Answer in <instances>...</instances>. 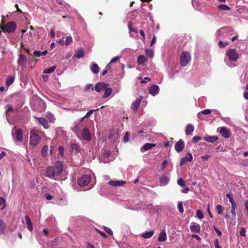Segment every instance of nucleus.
Returning <instances> with one entry per match:
<instances>
[{
  "instance_id": "obj_1",
  "label": "nucleus",
  "mask_w": 248,
  "mask_h": 248,
  "mask_svg": "<svg viewBox=\"0 0 248 248\" xmlns=\"http://www.w3.org/2000/svg\"><path fill=\"white\" fill-rule=\"evenodd\" d=\"M238 57L239 55L236 49L229 48L226 52L224 62L229 67H233L236 66L235 62Z\"/></svg>"
},
{
  "instance_id": "obj_2",
  "label": "nucleus",
  "mask_w": 248,
  "mask_h": 248,
  "mask_svg": "<svg viewBox=\"0 0 248 248\" xmlns=\"http://www.w3.org/2000/svg\"><path fill=\"white\" fill-rule=\"evenodd\" d=\"M63 170L62 164L57 162L54 166L48 167L46 170V176L49 178H53L60 175Z\"/></svg>"
},
{
  "instance_id": "obj_3",
  "label": "nucleus",
  "mask_w": 248,
  "mask_h": 248,
  "mask_svg": "<svg viewBox=\"0 0 248 248\" xmlns=\"http://www.w3.org/2000/svg\"><path fill=\"white\" fill-rule=\"evenodd\" d=\"M191 56L190 54L186 51H183L180 57V64L183 66H186L190 61Z\"/></svg>"
},
{
  "instance_id": "obj_4",
  "label": "nucleus",
  "mask_w": 248,
  "mask_h": 248,
  "mask_svg": "<svg viewBox=\"0 0 248 248\" xmlns=\"http://www.w3.org/2000/svg\"><path fill=\"white\" fill-rule=\"evenodd\" d=\"M40 140V138L36 131L34 130H31L30 132V144L31 145H36L39 143Z\"/></svg>"
},
{
  "instance_id": "obj_5",
  "label": "nucleus",
  "mask_w": 248,
  "mask_h": 248,
  "mask_svg": "<svg viewBox=\"0 0 248 248\" xmlns=\"http://www.w3.org/2000/svg\"><path fill=\"white\" fill-rule=\"evenodd\" d=\"M12 135L15 141L21 142L23 140V132L21 129H16V127L13 128Z\"/></svg>"
},
{
  "instance_id": "obj_6",
  "label": "nucleus",
  "mask_w": 248,
  "mask_h": 248,
  "mask_svg": "<svg viewBox=\"0 0 248 248\" xmlns=\"http://www.w3.org/2000/svg\"><path fill=\"white\" fill-rule=\"evenodd\" d=\"M16 29V25L14 21H10L8 22L6 25L1 28L3 31L8 33L14 32Z\"/></svg>"
},
{
  "instance_id": "obj_7",
  "label": "nucleus",
  "mask_w": 248,
  "mask_h": 248,
  "mask_svg": "<svg viewBox=\"0 0 248 248\" xmlns=\"http://www.w3.org/2000/svg\"><path fill=\"white\" fill-rule=\"evenodd\" d=\"M91 180V177L90 175H84L80 177L77 181L78 186L81 187L87 186Z\"/></svg>"
},
{
  "instance_id": "obj_8",
  "label": "nucleus",
  "mask_w": 248,
  "mask_h": 248,
  "mask_svg": "<svg viewBox=\"0 0 248 248\" xmlns=\"http://www.w3.org/2000/svg\"><path fill=\"white\" fill-rule=\"evenodd\" d=\"M107 84H105L103 82H99L95 84L94 87L92 88V90H94L97 92H100L103 90H104L105 87L108 86Z\"/></svg>"
},
{
  "instance_id": "obj_9",
  "label": "nucleus",
  "mask_w": 248,
  "mask_h": 248,
  "mask_svg": "<svg viewBox=\"0 0 248 248\" xmlns=\"http://www.w3.org/2000/svg\"><path fill=\"white\" fill-rule=\"evenodd\" d=\"M159 92V87L158 85L154 84L150 87L148 89V93L153 96H155Z\"/></svg>"
},
{
  "instance_id": "obj_10",
  "label": "nucleus",
  "mask_w": 248,
  "mask_h": 248,
  "mask_svg": "<svg viewBox=\"0 0 248 248\" xmlns=\"http://www.w3.org/2000/svg\"><path fill=\"white\" fill-rule=\"evenodd\" d=\"M143 99L142 96H140L139 98H137L134 102L131 104V108L134 111H137L139 108L141 100Z\"/></svg>"
},
{
  "instance_id": "obj_11",
  "label": "nucleus",
  "mask_w": 248,
  "mask_h": 248,
  "mask_svg": "<svg viewBox=\"0 0 248 248\" xmlns=\"http://www.w3.org/2000/svg\"><path fill=\"white\" fill-rule=\"evenodd\" d=\"M190 229L193 232L200 233L201 232V226L199 224L193 222L190 224Z\"/></svg>"
},
{
  "instance_id": "obj_12",
  "label": "nucleus",
  "mask_w": 248,
  "mask_h": 248,
  "mask_svg": "<svg viewBox=\"0 0 248 248\" xmlns=\"http://www.w3.org/2000/svg\"><path fill=\"white\" fill-rule=\"evenodd\" d=\"M82 138L87 141H90L91 140V134L87 128H84L81 131Z\"/></svg>"
},
{
  "instance_id": "obj_13",
  "label": "nucleus",
  "mask_w": 248,
  "mask_h": 248,
  "mask_svg": "<svg viewBox=\"0 0 248 248\" xmlns=\"http://www.w3.org/2000/svg\"><path fill=\"white\" fill-rule=\"evenodd\" d=\"M193 156L191 153H187L186 156L182 157L180 160V166H182L186 162H191L192 161Z\"/></svg>"
},
{
  "instance_id": "obj_14",
  "label": "nucleus",
  "mask_w": 248,
  "mask_h": 248,
  "mask_svg": "<svg viewBox=\"0 0 248 248\" xmlns=\"http://www.w3.org/2000/svg\"><path fill=\"white\" fill-rule=\"evenodd\" d=\"M185 144L182 140H180L175 145V149L177 152H181L184 148Z\"/></svg>"
},
{
  "instance_id": "obj_15",
  "label": "nucleus",
  "mask_w": 248,
  "mask_h": 248,
  "mask_svg": "<svg viewBox=\"0 0 248 248\" xmlns=\"http://www.w3.org/2000/svg\"><path fill=\"white\" fill-rule=\"evenodd\" d=\"M220 134L225 138H229L230 136L229 130L225 127H221L219 129Z\"/></svg>"
},
{
  "instance_id": "obj_16",
  "label": "nucleus",
  "mask_w": 248,
  "mask_h": 248,
  "mask_svg": "<svg viewBox=\"0 0 248 248\" xmlns=\"http://www.w3.org/2000/svg\"><path fill=\"white\" fill-rule=\"evenodd\" d=\"M27 62V58L25 56L23 55H21L19 56L18 60V63L20 65H21L23 67H24L26 65Z\"/></svg>"
},
{
  "instance_id": "obj_17",
  "label": "nucleus",
  "mask_w": 248,
  "mask_h": 248,
  "mask_svg": "<svg viewBox=\"0 0 248 248\" xmlns=\"http://www.w3.org/2000/svg\"><path fill=\"white\" fill-rule=\"evenodd\" d=\"M35 118L38 120L39 124L44 127V128L46 129L49 127L47 121L45 118L42 117H35Z\"/></svg>"
},
{
  "instance_id": "obj_18",
  "label": "nucleus",
  "mask_w": 248,
  "mask_h": 248,
  "mask_svg": "<svg viewBox=\"0 0 248 248\" xmlns=\"http://www.w3.org/2000/svg\"><path fill=\"white\" fill-rule=\"evenodd\" d=\"M108 184L109 185L114 186H122L123 185L125 184V182L124 181H114V180H110L109 181Z\"/></svg>"
},
{
  "instance_id": "obj_19",
  "label": "nucleus",
  "mask_w": 248,
  "mask_h": 248,
  "mask_svg": "<svg viewBox=\"0 0 248 248\" xmlns=\"http://www.w3.org/2000/svg\"><path fill=\"white\" fill-rule=\"evenodd\" d=\"M84 51L82 48H79V49H77L74 55V57H76V58H81L84 57Z\"/></svg>"
},
{
  "instance_id": "obj_20",
  "label": "nucleus",
  "mask_w": 248,
  "mask_h": 248,
  "mask_svg": "<svg viewBox=\"0 0 248 248\" xmlns=\"http://www.w3.org/2000/svg\"><path fill=\"white\" fill-rule=\"evenodd\" d=\"M155 146V144L147 143L141 147L140 151L141 152H144V151H147L149 149L153 148Z\"/></svg>"
},
{
  "instance_id": "obj_21",
  "label": "nucleus",
  "mask_w": 248,
  "mask_h": 248,
  "mask_svg": "<svg viewBox=\"0 0 248 248\" xmlns=\"http://www.w3.org/2000/svg\"><path fill=\"white\" fill-rule=\"evenodd\" d=\"M167 234L165 230L162 231L159 233L158 241L159 242H164L167 240Z\"/></svg>"
},
{
  "instance_id": "obj_22",
  "label": "nucleus",
  "mask_w": 248,
  "mask_h": 248,
  "mask_svg": "<svg viewBox=\"0 0 248 248\" xmlns=\"http://www.w3.org/2000/svg\"><path fill=\"white\" fill-rule=\"evenodd\" d=\"M194 129V126L191 124H188L186 128L185 132L186 135H191Z\"/></svg>"
},
{
  "instance_id": "obj_23",
  "label": "nucleus",
  "mask_w": 248,
  "mask_h": 248,
  "mask_svg": "<svg viewBox=\"0 0 248 248\" xmlns=\"http://www.w3.org/2000/svg\"><path fill=\"white\" fill-rule=\"evenodd\" d=\"M90 68L92 72L94 74H97L99 72V67L98 65L94 62H91Z\"/></svg>"
},
{
  "instance_id": "obj_24",
  "label": "nucleus",
  "mask_w": 248,
  "mask_h": 248,
  "mask_svg": "<svg viewBox=\"0 0 248 248\" xmlns=\"http://www.w3.org/2000/svg\"><path fill=\"white\" fill-rule=\"evenodd\" d=\"M25 220H26V222L28 229L30 231H32L33 230V227H32V223H31V222L30 217L27 215L26 216H25Z\"/></svg>"
},
{
  "instance_id": "obj_25",
  "label": "nucleus",
  "mask_w": 248,
  "mask_h": 248,
  "mask_svg": "<svg viewBox=\"0 0 248 248\" xmlns=\"http://www.w3.org/2000/svg\"><path fill=\"white\" fill-rule=\"evenodd\" d=\"M105 93L103 96V98H106L108 97L112 93V90L111 88L106 86L104 89Z\"/></svg>"
},
{
  "instance_id": "obj_26",
  "label": "nucleus",
  "mask_w": 248,
  "mask_h": 248,
  "mask_svg": "<svg viewBox=\"0 0 248 248\" xmlns=\"http://www.w3.org/2000/svg\"><path fill=\"white\" fill-rule=\"evenodd\" d=\"M155 233L154 231H151L143 233L141 236L145 239H148L151 238Z\"/></svg>"
},
{
  "instance_id": "obj_27",
  "label": "nucleus",
  "mask_w": 248,
  "mask_h": 248,
  "mask_svg": "<svg viewBox=\"0 0 248 248\" xmlns=\"http://www.w3.org/2000/svg\"><path fill=\"white\" fill-rule=\"evenodd\" d=\"M217 140V138L216 136H208L205 137L204 138V140L206 141L213 143L215 141H216Z\"/></svg>"
},
{
  "instance_id": "obj_28",
  "label": "nucleus",
  "mask_w": 248,
  "mask_h": 248,
  "mask_svg": "<svg viewBox=\"0 0 248 248\" xmlns=\"http://www.w3.org/2000/svg\"><path fill=\"white\" fill-rule=\"evenodd\" d=\"M170 180V177L166 174L162 175L160 178V182L164 185H167Z\"/></svg>"
},
{
  "instance_id": "obj_29",
  "label": "nucleus",
  "mask_w": 248,
  "mask_h": 248,
  "mask_svg": "<svg viewBox=\"0 0 248 248\" xmlns=\"http://www.w3.org/2000/svg\"><path fill=\"white\" fill-rule=\"evenodd\" d=\"M6 229V225L3 221L0 219V235L4 234Z\"/></svg>"
},
{
  "instance_id": "obj_30",
  "label": "nucleus",
  "mask_w": 248,
  "mask_h": 248,
  "mask_svg": "<svg viewBox=\"0 0 248 248\" xmlns=\"http://www.w3.org/2000/svg\"><path fill=\"white\" fill-rule=\"evenodd\" d=\"M48 151V146L46 145L44 146L42 148L41 151V154L42 156L43 157L46 156L47 155Z\"/></svg>"
},
{
  "instance_id": "obj_31",
  "label": "nucleus",
  "mask_w": 248,
  "mask_h": 248,
  "mask_svg": "<svg viewBox=\"0 0 248 248\" xmlns=\"http://www.w3.org/2000/svg\"><path fill=\"white\" fill-rule=\"evenodd\" d=\"M15 76L9 77L6 80V84L8 87L10 86L15 80Z\"/></svg>"
},
{
  "instance_id": "obj_32",
  "label": "nucleus",
  "mask_w": 248,
  "mask_h": 248,
  "mask_svg": "<svg viewBox=\"0 0 248 248\" xmlns=\"http://www.w3.org/2000/svg\"><path fill=\"white\" fill-rule=\"evenodd\" d=\"M145 61V57L144 55H140L137 59V62L139 64H142Z\"/></svg>"
},
{
  "instance_id": "obj_33",
  "label": "nucleus",
  "mask_w": 248,
  "mask_h": 248,
  "mask_svg": "<svg viewBox=\"0 0 248 248\" xmlns=\"http://www.w3.org/2000/svg\"><path fill=\"white\" fill-rule=\"evenodd\" d=\"M5 207V201L4 199L0 197V208L1 210H3Z\"/></svg>"
},
{
  "instance_id": "obj_34",
  "label": "nucleus",
  "mask_w": 248,
  "mask_h": 248,
  "mask_svg": "<svg viewBox=\"0 0 248 248\" xmlns=\"http://www.w3.org/2000/svg\"><path fill=\"white\" fill-rule=\"evenodd\" d=\"M218 8L222 11H229L231 9V8L225 4H219L218 6Z\"/></svg>"
},
{
  "instance_id": "obj_35",
  "label": "nucleus",
  "mask_w": 248,
  "mask_h": 248,
  "mask_svg": "<svg viewBox=\"0 0 248 248\" xmlns=\"http://www.w3.org/2000/svg\"><path fill=\"white\" fill-rule=\"evenodd\" d=\"M56 68V66H53L51 67L45 69L44 70L43 73H51L54 71Z\"/></svg>"
},
{
  "instance_id": "obj_36",
  "label": "nucleus",
  "mask_w": 248,
  "mask_h": 248,
  "mask_svg": "<svg viewBox=\"0 0 248 248\" xmlns=\"http://www.w3.org/2000/svg\"><path fill=\"white\" fill-rule=\"evenodd\" d=\"M232 206H231V213L232 214V215L234 217L236 216V212H235V209L236 208V205L234 203H231Z\"/></svg>"
},
{
  "instance_id": "obj_37",
  "label": "nucleus",
  "mask_w": 248,
  "mask_h": 248,
  "mask_svg": "<svg viewBox=\"0 0 248 248\" xmlns=\"http://www.w3.org/2000/svg\"><path fill=\"white\" fill-rule=\"evenodd\" d=\"M71 148L73 152H75L76 153L79 152V146L77 144H72Z\"/></svg>"
},
{
  "instance_id": "obj_38",
  "label": "nucleus",
  "mask_w": 248,
  "mask_h": 248,
  "mask_svg": "<svg viewBox=\"0 0 248 248\" xmlns=\"http://www.w3.org/2000/svg\"><path fill=\"white\" fill-rule=\"evenodd\" d=\"M145 51L147 56L151 58H152L153 57L154 51L153 50L146 49Z\"/></svg>"
},
{
  "instance_id": "obj_39",
  "label": "nucleus",
  "mask_w": 248,
  "mask_h": 248,
  "mask_svg": "<svg viewBox=\"0 0 248 248\" xmlns=\"http://www.w3.org/2000/svg\"><path fill=\"white\" fill-rule=\"evenodd\" d=\"M5 108L6 109V114L7 115L8 112L11 111L13 112L14 111V108L13 107L9 105H6L5 107Z\"/></svg>"
},
{
  "instance_id": "obj_40",
  "label": "nucleus",
  "mask_w": 248,
  "mask_h": 248,
  "mask_svg": "<svg viewBox=\"0 0 248 248\" xmlns=\"http://www.w3.org/2000/svg\"><path fill=\"white\" fill-rule=\"evenodd\" d=\"M73 41L72 37L71 36H67L66 38L65 41L64 42V44L66 46H68Z\"/></svg>"
},
{
  "instance_id": "obj_41",
  "label": "nucleus",
  "mask_w": 248,
  "mask_h": 248,
  "mask_svg": "<svg viewBox=\"0 0 248 248\" xmlns=\"http://www.w3.org/2000/svg\"><path fill=\"white\" fill-rule=\"evenodd\" d=\"M226 197L227 198H228L230 202L231 203H234V200H233V197L232 194L231 193H227L226 195Z\"/></svg>"
},
{
  "instance_id": "obj_42",
  "label": "nucleus",
  "mask_w": 248,
  "mask_h": 248,
  "mask_svg": "<svg viewBox=\"0 0 248 248\" xmlns=\"http://www.w3.org/2000/svg\"><path fill=\"white\" fill-rule=\"evenodd\" d=\"M27 37H26L27 41H31L32 40V33L31 31H29L27 33Z\"/></svg>"
},
{
  "instance_id": "obj_43",
  "label": "nucleus",
  "mask_w": 248,
  "mask_h": 248,
  "mask_svg": "<svg viewBox=\"0 0 248 248\" xmlns=\"http://www.w3.org/2000/svg\"><path fill=\"white\" fill-rule=\"evenodd\" d=\"M196 216L199 219H202L203 217V215L200 210L196 211Z\"/></svg>"
},
{
  "instance_id": "obj_44",
  "label": "nucleus",
  "mask_w": 248,
  "mask_h": 248,
  "mask_svg": "<svg viewBox=\"0 0 248 248\" xmlns=\"http://www.w3.org/2000/svg\"><path fill=\"white\" fill-rule=\"evenodd\" d=\"M216 210L218 214H221L223 212V207L219 204H217L216 206Z\"/></svg>"
},
{
  "instance_id": "obj_45",
  "label": "nucleus",
  "mask_w": 248,
  "mask_h": 248,
  "mask_svg": "<svg viewBox=\"0 0 248 248\" xmlns=\"http://www.w3.org/2000/svg\"><path fill=\"white\" fill-rule=\"evenodd\" d=\"M178 209L179 212L183 213L184 212L183 205L182 202H179L178 204Z\"/></svg>"
},
{
  "instance_id": "obj_46",
  "label": "nucleus",
  "mask_w": 248,
  "mask_h": 248,
  "mask_svg": "<svg viewBox=\"0 0 248 248\" xmlns=\"http://www.w3.org/2000/svg\"><path fill=\"white\" fill-rule=\"evenodd\" d=\"M228 44V43L227 42H222L221 41H220L218 42V46L220 48H223L224 46H227Z\"/></svg>"
},
{
  "instance_id": "obj_47",
  "label": "nucleus",
  "mask_w": 248,
  "mask_h": 248,
  "mask_svg": "<svg viewBox=\"0 0 248 248\" xmlns=\"http://www.w3.org/2000/svg\"><path fill=\"white\" fill-rule=\"evenodd\" d=\"M104 229L105 230V231L109 234V235H112L113 234V232L112 231V230L109 228H108V227H105L104 226Z\"/></svg>"
},
{
  "instance_id": "obj_48",
  "label": "nucleus",
  "mask_w": 248,
  "mask_h": 248,
  "mask_svg": "<svg viewBox=\"0 0 248 248\" xmlns=\"http://www.w3.org/2000/svg\"><path fill=\"white\" fill-rule=\"evenodd\" d=\"M201 139L202 138L200 136H195L192 139V142L193 143H195Z\"/></svg>"
},
{
  "instance_id": "obj_49",
  "label": "nucleus",
  "mask_w": 248,
  "mask_h": 248,
  "mask_svg": "<svg viewBox=\"0 0 248 248\" xmlns=\"http://www.w3.org/2000/svg\"><path fill=\"white\" fill-rule=\"evenodd\" d=\"M177 184L179 186H185L184 181V180L182 178H179V179H178V180H177Z\"/></svg>"
},
{
  "instance_id": "obj_50",
  "label": "nucleus",
  "mask_w": 248,
  "mask_h": 248,
  "mask_svg": "<svg viewBox=\"0 0 248 248\" xmlns=\"http://www.w3.org/2000/svg\"><path fill=\"white\" fill-rule=\"evenodd\" d=\"M151 80V78L149 77H146L144 79H141L140 81L141 83H145Z\"/></svg>"
},
{
  "instance_id": "obj_51",
  "label": "nucleus",
  "mask_w": 248,
  "mask_h": 248,
  "mask_svg": "<svg viewBox=\"0 0 248 248\" xmlns=\"http://www.w3.org/2000/svg\"><path fill=\"white\" fill-rule=\"evenodd\" d=\"M98 110V109H96L95 110L92 109V110H89L86 113V114L84 116V118H87V117H89L90 115H91L93 113V111H94L95 110Z\"/></svg>"
},
{
  "instance_id": "obj_52",
  "label": "nucleus",
  "mask_w": 248,
  "mask_h": 248,
  "mask_svg": "<svg viewBox=\"0 0 248 248\" xmlns=\"http://www.w3.org/2000/svg\"><path fill=\"white\" fill-rule=\"evenodd\" d=\"M211 112V111L209 109H204L202 111L201 113L204 115L209 114Z\"/></svg>"
},
{
  "instance_id": "obj_53",
  "label": "nucleus",
  "mask_w": 248,
  "mask_h": 248,
  "mask_svg": "<svg viewBox=\"0 0 248 248\" xmlns=\"http://www.w3.org/2000/svg\"><path fill=\"white\" fill-rule=\"evenodd\" d=\"M119 59H120L119 57L116 56L111 59V60L110 62V63H113L116 62H118L119 60Z\"/></svg>"
},
{
  "instance_id": "obj_54",
  "label": "nucleus",
  "mask_w": 248,
  "mask_h": 248,
  "mask_svg": "<svg viewBox=\"0 0 248 248\" xmlns=\"http://www.w3.org/2000/svg\"><path fill=\"white\" fill-rule=\"evenodd\" d=\"M33 54H34V55L35 56H36L37 57H39L41 56H42V55H41V51H37V50L34 51L33 52Z\"/></svg>"
},
{
  "instance_id": "obj_55",
  "label": "nucleus",
  "mask_w": 248,
  "mask_h": 248,
  "mask_svg": "<svg viewBox=\"0 0 248 248\" xmlns=\"http://www.w3.org/2000/svg\"><path fill=\"white\" fill-rule=\"evenodd\" d=\"M214 246L215 248H221L219 246V241L217 239H215L214 241Z\"/></svg>"
},
{
  "instance_id": "obj_56",
  "label": "nucleus",
  "mask_w": 248,
  "mask_h": 248,
  "mask_svg": "<svg viewBox=\"0 0 248 248\" xmlns=\"http://www.w3.org/2000/svg\"><path fill=\"white\" fill-rule=\"evenodd\" d=\"M59 152L61 156H63L64 152V148L62 146H60L59 147Z\"/></svg>"
},
{
  "instance_id": "obj_57",
  "label": "nucleus",
  "mask_w": 248,
  "mask_h": 248,
  "mask_svg": "<svg viewBox=\"0 0 248 248\" xmlns=\"http://www.w3.org/2000/svg\"><path fill=\"white\" fill-rule=\"evenodd\" d=\"M167 164H168V161L167 160H165L163 162L162 164V168H161L162 170H164V169L165 168V167H166Z\"/></svg>"
},
{
  "instance_id": "obj_58",
  "label": "nucleus",
  "mask_w": 248,
  "mask_h": 248,
  "mask_svg": "<svg viewBox=\"0 0 248 248\" xmlns=\"http://www.w3.org/2000/svg\"><path fill=\"white\" fill-rule=\"evenodd\" d=\"M240 235L242 236H245L246 235V230L244 228H242L240 232Z\"/></svg>"
},
{
  "instance_id": "obj_59",
  "label": "nucleus",
  "mask_w": 248,
  "mask_h": 248,
  "mask_svg": "<svg viewBox=\"0 0 248 248\" xmlns=\"http://www.w3.org/2000/svg\"><path fill=\"white\" fill-rule=\"evenodd\" d=\"M213 228L216 231V232L217 233V235L219 236H221L222 235V233L220 231H219L217 228L215 226H213Z\"/></svg>"
},
{
  "instance_id": "obj_60",
  "label": "nucleus",
  "mask_w": 248,
  "mask_h": 248,
  "mask_svg": "<svg viewBox=\"0 0 248 248\" xmlns=\"http://www.w3.org/2000/svg\"><path fill=\"white\" fill-rule=\"evenodd\" d=\"M93 84H87L84 88V91H88L90 88H92Z\"/></svg>"
},
{
  "instance_id": "obj_61",
  "label": "nucleus",
  "mask_w": 248,
  "mask_h": 248,
  "mask_svg": "<svg viewBox=\"0 0 248 248\" xmlns=\"http://www.w3.org/2000/svg\"><path fill=\"white\" fill-rule=\"evenodd\" d=\"M46 116L50 122H52L54 119L53 115L50 113L47 114Z\"/></svg>"
},
{
  "instance_id": "obj_62",
  "label": "nucleus",
  "mask_w": 248,
  "mask_h": 248,
  "mask_svg": "<svg viewBox=\"0 0 248 248\" xmlns=\"http://www.w3.org/2000/svg\"><path fill=\"white\" fill-rule=\"evenodd\" d=\"M96 230L103 237H107V235L106 234V233L105 232H104L101 231H99L98 229H96Z\"/></svg>"
},
{
  "instance_id": "obj_63",
  "label": "nucleus",
  "mask_w": 248,
  "mask_h": 248,
  "mask_svg": "<svg viewBox=\"0 0 248 248\" xmlns=\"http://www.w3.org/2000/svg\"><path fill=\"white\" fill-rule=\"evenodd\" d=\"M191 237L192 238H194L196 239L198 241H201V237L197 234H192L191 235Z\"/></svg>"
},
{
  "instance_id": "obj_64",
  "label": "nucleus",
  "mask_w": 248,
  "mask_h": 248,
  "mask_svg": "<svg viewBox=\"0 0 248 248\" xmlns=\"http://www.w3.org/2000/svg\"><path fill=\"white\" fill-rule=\"evenodd\" d=\"M79 126H78V124H77L73 129V130L74 131H75L76 133L78 132L79 131Z\"/></svg>"
}]
</instances>
